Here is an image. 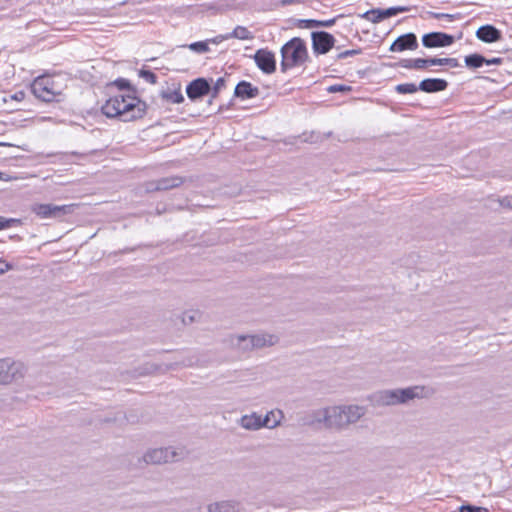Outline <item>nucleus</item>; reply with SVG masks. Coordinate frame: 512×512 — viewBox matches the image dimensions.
<instances>
[{
	"instance_id": "1",
	"label": "nucleus",
	"mask_w": 512,
	"mask_h": 512,
	"mask_svg": "<svg viewBox=\"0 0 512 512\" xmlns=\"http://www.w3.org/2000/svg\"><path fill=\"white\" fill-rule=\"evenodd\" d=\"M367 408L358 404H339L322 407L314 412V421L324 428L341 432L365 417Z\"/></svg>"
},
{
	"instance_id": "2",
	"label": "nucleus",
	"mask_w": 512,
	"mask_h": 512,
	"mask_svg": "<svg viewBox=\"0 0 512 512\" xmlns=\"http://www.w3.org/2000/svg\"><path fill=\"white\" fill-rule=\"evenodd\" d=\"M101 110L106 117H117L122 121H132L143 117L146 104L134 93L128 91L108 98L102 105Z\"/></svg>"
},
{
	"instance_id": "3",
	"label": "nucleus",
	"mask_w": 512,
	"mask_h": 512,
	"mask_svg": "<svg viewBox=\"0 0 512 512\" xmlns=\"http://www.w3.org/2000/svg\"><path fill=\"white\" fill-rule=\"evenodd\" d=\"M431 394L429 388L423 385H413L405 388L384 389L372 396L377 406H396L407 404L414 399L426 398Z\"/></svg>"
},
{
	"instance_id": "4",
	"label": "nucleus",
	"mask_w": 512,
	"mask_h": 512,
	"mask_svg": "<svg viewBox=\"0 0 512 512\" xmlns=\"http://www.w3.org/2000/svg\"><path fill=\"white\" fill-rule=\"evenodd\" d=\"M280 341L279 335L272 331L261 330L253 333H238L229 337L230 345L243 353L268 349Z\"/></svg>"
},
{
	"instance_id": "5",
	"label": "nucleus",
	"mask_w": 512,
	"mask_h": 512,
	"mask_svg": "<svg viewBox=\"0 0 512 512\" xmlns=\"http://www.w3.org/2000/svg\"><path fill=\"white\" fill-rule=\"evenodd\" d=\"M67 81L64 74H44L33 80L31 90L42 101H58L67 88Z\"/></svg>"
},
{
	"instance_id": "6",
	"label": "nucleus",
	"mask_w": 512,
	"mask_h": 512,
	"mask_svg": "<svg viewBox=\"0 0 512 512\" xmlns=\"http://www.w3.org/2000/svg\"><path fill=\"white\" fill-rule=\"evenodd\" d=\"M281 71L286 72L292 68L302 66L309 58L306 43L295 37L285 43L281 48Z\"/></svg>"
},
{
	"instance_id": "7",
	"label": "nucleus",
	"mask_w": 512,
	"mask_h": 512,
	"mask_svg": "<svg viewBox=\"0 0 512 512\" xmlns=\"http://www.w3.org/2000/svg\"><path fill=\"white\" fill-rule=\"evenodd\" d=\"M186 455V450L182 446H166L147 449L142 459L146 464L162 465L180 461Z\"/></svg>"
},
{
	"instance_id": "8",
	"label": "nucleus",
	"mask_w": 512,
	"mask_h": 512,
	"mask_svg": "<svg viewBox=\"0 0 512 512\" xmlns=\"http://www.w3.org/2000/svg\"><path fill=\"white\" fill-rule=\"evenodd\" d=\"M27 366L20 360L0 358V385L20 383L26 376Z\"/></svg>"
},
{
	"instance_id": "9",
	"label": "nucleus",
	"mask_w": 512,
	"mask_h": 512,
	"mask_svg": "<svg viewBox=\"0 0 512 512\" xmlns=\"http://www.w3.org/2000/svg\"><path fill=\"white\" fill-rule=\"evenodd\" d=\"M76 205H53L48 203H35L31 211L40 219L58 218L62 215L72 213Z\"/></svg>"
},
{
	"instance_id": "10",
	"label": "nucleus",
	"mask_w": 512,
	"mask_h": 512,
	"mask_svg": "<svg viewBox=\"0 0 512 512\" xmlns=\"http://www.w3.org/2000/svg\"><path fill=\"white\" fill-rule=\"evenodd\" d=\"M257 67L265 74H272L276 70L275 54L268 49H259L254 54Z\"/></svg>"
},
{
	"instance_id": "11",
	"label": "nucleus",
	"mask_w": 512,
	"mask_h": 512,
	"mask_svg": "<svg viewBox=\"0 0 512 512\" xmlns=\"http://www.w3.org/2000/svg\"><path fill=\"white\" fill-rule=\"evenodd\" d=\"M407 10L408 9L403 6L390 7L385 10L372 9V10L366 11L365 13L360 15V17L376 24V23L383 21L384 19L390 18V17L395 16L402 12H406Z\"/></svg>"
},
{
	"instance_id": "12",
	"label": "nucleus",
	"mask_w": 512,
	"mask_h": 512,
	"mask_svg": "<svg viewBox=\"0 0 512 512\" xmlns=\"http://www.w3.org/2000/svg\"><path fill=\"white\" fill-rule=\"evenodd\" d=\"M314 52L319 54L327 53L334 45V37L327 32L312 33Z\"/></svg>"
},
{
	"instance_id": "13",
	"label": "nucleus",
	"mask_w": 512,
	"mask_h": 512,
	"mask_svg": "<svg viewBox=\"0 0 512 512\" xmlns=\"http://www.w3.org/2000/svg\"><path fill=\"white\" fill-rule=\"evenodd\" d=\"M423 45L428 48L434 47H446L450 46L454 42V38L451 35L441 33V32H433L423 36L422 38Z\"/></svg>"
},
{
	"instance_id": "14",
	"label": "nucleus",
	"mask_w": 512,
	"mask_h": 512,
	"mask_svg": "<svg viewBox=\"0 0 512 512\" xmlns=\"http://www.w3.org/2000/svg\"><path fill=\"white\" fill-rule=\"evenodd\" d=\"M209 90V83L203 78H198L187 86L186 93L191 100H196L206 95Z\"/></svg>"
},
{
	"instance_id": "15",
	"label": "nucleus",
	"mask_w": 512,
	"mask_h": 512,
	"mask_svg": "<svg viewBox=\"0 0 512 512\" xmlns=\"http://www.w3.org/2000/svg\"><path fill=\"white\" fill-rule=\"evenodd\" d=\"M417 48V39L413 33H408L398 37L390 46L391 52H402L404 50H414Z\"/></svg>"
},
{
	"instance_id": "16",
	"label": "nucleus",
	"mask_w": 512,
	"mask_h": 512,
	"mask_svg": "<svg viewBox=\"0 0 512 512\" xmlns=\"http://www.w3.org/2000/svg\"><path fill=\"white\" fill-rule=\"evenodd\" d=\"M238 424L241 428L249 431H257L263 428L262 416L257 412L242 415L238 420Z\"/></svg>"
},
{
	"instance_id": "17",
	"label": "nucleus",
	"mask_w": 512,
	"mask_h": 512,
	"mask_svg": "<svg viewBox=\"0 0 512 512\" xmlns=\"http://www.w3.org/2000/svg\"><path fill=\"white\" fill-rule=\"evenodd\" d=\"M161 97L168 103L180 104L184 101L180 84H172L161 91Z\"/></svg>"
},
{
	"instance_id": "18",
	"label": "nucleus",
	"mask_w": 512,
	"mask_h": 512,
	"mask_svg": "<svg viewBox=\"0 0 512 512\" xmlns=\"http://www.w3.org/2000/svg\"><path fill=\"white\" fill-rule=\"evenodd\" d=\"M284 420V413L280 409H272L262 417V427L267 429H274L281 425Z\"/></svg>"
},
{
	"instance_id": "19",
	"label": "nucleus",
	"mask_w": 512,
	"mask_h": 512,
	"mask_svg": "<svg viewBox=\"0 0 512 512\" xmlns=\"http://www.w3.org/2000/svg\"><path fill=\"white\" fill-rule=\"evenodd\" d=\"M476 36L483 42L493 43L501 38V33L492 25H484L477 30Z\"/></svg>"
},
{
	"instance_id": "20",
	"label": "nucleus",
	"mask_w": 512,
	"mask_h": 512,
	"mask_svg": "<svg viewBox=\"0 0 512 512\" xmlns=\"http://www.w3.org/2000/svg\"><path fill=\"white\" fill-rule=\"evenodd\" d=\"M259 89L249 82H240L235 88V95L241 99H251L258 95Z\"/></svg>"
},
{
	"instance_id": "21",
	"label": "nucleus",
	"mask_w": 512,
	"mask_h": 512,
	"mask_svg": "<svg viewBox=\"0 0 512 512\" xmlns=\"http://www.w3.org/2000/svg\"><path fill=\"white\" fill-rule=\"evenodd\" d=\"M446 87L447 82L443 79H425L419 85V89L429 93L442 91Z\"/></svg>"
},
{
	"instance_id": "22",
	"label": "nucleus",
	"mask_w": 512,
	"mask_h": 512,
	"mask_svg": "<svg viewBox=\"0 0 512 512\" xmlns=\"http://www.w3.org/2000/svg\"><path fill=\"white\" fill-rule=\"evenodd\" d=\"M208 512H236V503L229 500L217 501L207 506Z\"/></svg>"
},
{
	"instance_id": "23",
	"label": "nucleus",
	"mask_w": 512,
	"mask_h": 512,
	"mask_svg": "<svg viewBox=\"0 0 512 512\" xmlns=\"http://www.w3.org/2000/svg\"><path fill=\"white\" fill-rule=\"evenodd\" d=\"M229 37L236 38L239 40H252L254 39V34L244 26H237L234 30L229 33Z\"/></svg>"
},
{
	"instance_id": "24",
	"label": "nucleus",
	"mask_w": 512,
	"mask_h": 512,
	"mask_svg": "<svg viewBox=\"0 0 512 512\" xmlns=\"http://www.w3.org/2000/svg\"><path fill=\"white\" fill-rule=\"evenodd\" d=\"M464 61L469 68H479L485 64L486 59L480 54H471L466 56Z\"/></svg>"
},
{
	"instance_id": "25",
	"label": "nucleus",
	"mask_w": 512,
	"mask_h": 512,
	"mask_svg": "<svg viewBox=\"0 0 512 512\" xmlns=\"http://www.w3.org/2000/svg\"><path fill=\"white\" fill-rule=\"evenodd\" d=\"M428 65H449L451 67H457L458 62L454 58H431L428 59Z\"/></svg>"
},
{
	"instance_id": "26",
	"label": "nucleus",
	"mask_w": 512,
	"mask_h": 512,
	"mask_svg": "<svg viewBox=\"0 0 512 512\" xmlns=\"http://www.w3.org/2000/svg\"><path fill=\"white\" fill-rule=\"evenodd\" d=\"M418 90V87L413 83H404L396 86V91L402 94H412Z\"/></svg>"
},
{
	"instance_id": "27",
	"label": "nucleus",
	"mask_w": 512,
	"mask_h": 512,
	"mask_svg": "<svg viewBox=\"0 0 512 512\" xmlns=\"http://www.w3.org/2000/svg\"><path fill=\"white\" fill-rule=\"evenodd\" d=\"M208 41L194 42L189 45V49L197 53H205L209 51Z\"/></svg>"
},
{
	"instance_id": "28",
	"label": "nucleus",
	"mask_w": 512,
	"mask_h": 512,
	"mask_svg": "<svg viewBox=\"0 0 512 512\" xmlns=\"http://www.w3.org/2000/svg\"><path fill=\"white\" fill-rule=\"evenodd\" d=\"M198 319V313L196 311H185L182 314L181 321L184 325H190L196 322Z\"/></svg>"
},
{
	"instance_id": "29",
	"label": "nucleus",
	"mask_w": 512,
	"mask_h": 512,
	"mask_svg": "<svg viewBox=\"0 0 512 512\" xmlns=\"http://www.w3.org/2000/svg\"><path fill=\"white\" fill-rule=\"evenodd\" d=\"M459 512H489V511H488V509L483 508V507L463 505L460 507Z\"/></svg>"
},
{
	"instance_id": "30",
	"label": "nucleus",
	"mask_w": 512,
	"mask_h": 512,
	"mask_svg": "<svg viewBox=\"0 0 512 512\" xmlns=\"http://www.w3.org/2000/svg\"><path fill=\"white\" fill-rule=\"evenodd\" d=\"M18 222L19 221L17 219H13V218L6 219V218L0 216V230L9 228L12 226V224L18 223Z\"/></svg>"
},
{
	"instance_id": "31",
	"label": "nucleus",
	"mask_w": 512,
	"mask_h": 512,
	"mask_svg": "<svg viewBox=\"0 0 512 512\" xmlns=\"http://www.w3.org/2000/svg\"><path fill=\"white\" fill-rule=\"evenodd\" d=\"M412 66H414V69H424L428 66V59H412Z\"/></svg>"
},
{
	"instance_id": "32",
	"label": "nucleus",
	"mask_w": 512,
	"mask_h": 512,
	"mask_svg": "<svg viewBox=\"0 0 512 512\" xmlns=\"http://www.w3.org/2000/svg\"><path fill=\"white\" fill-rule=\"evenodd\" d=\"M180 180L175 178V179H171V180H164L162 183H161V186L160 188L162 189H167V188H171V187H176L180 184Z\"/></svg>"
},
{
	"instance_id": "33",
	"label": "nucleus",
	"mask_w": 512,
	"mask_h": 512,
	"mask_svg": "<svg viewBox=\"0 0 512 512\" xmlns=\"http://www.w3.org/2000/svg\"><path fill=\"white\" fill-rule=\"evenodd\" d=\"M229 39H230L229 33H227L224 35H218L215 38L208 40V43L219 44V43L229 40Z\"/></svg>"
},
{
	"instance_id": "34",
	"label": "nucleus",
	"mask_w": 512,
	"mask_h": 512,
	"mask_svg": "<svg viewBox=\"0 0 512 512\" xmlns=\"http://www.w3.org/2000/svg\"><path fill=\"white\" fill-rule=\"evenodd\" d=\"M12 269V265L5 260H0V275Z\"/></svg>"
},
{
	"instance_id": "35",
	"label": "nucleus",
	"mask_w": 512,
	"mask_h": 512,
	"mask_svg": "<svg viewBox=\"0 0 512 512\" xmlns=\"http://www.w3.org/2000/svg\"><path fill=\"white\" fill-rule=\"evenodd\" d=\"M346 90H350V87H346V86H343V85H333V86H330L328 88V91L331 92V93L340 92V91H346Z\"/></svg>"
},
{
	"instance_id": "36",
	"label": "nucleus",
	"mask_w": 512,
	"mask_h": 512,
	"mask_svg": "<svg viewBox=\"0 0 512 512\" xmlns=\"http://www.w3.org/2000/svg\"><path fill=\"white\" fill-rule=\"evenodd\" d=\"M502 63L501 58L486 59L485 64L487 65H499Z\"/></svg>"
},
{
	"instance_id": "37",
	"label": "nucleus",
	"mask_w": 512,
	"mask_h": 512,
	"mask_svg": "<svg viewBox=\"0 0 512 512\" xmlns=\"http://www.w3.org/2000/svg\"><path fill=\"white\" fill-rule=\"evenodd\" d=\"M12 99L16 101H22L25 98V93L23 91H18L11 96Z\"/></svg>"
},
{
	"instance_id": "38",
	"label": "nucleus",
	"mask_w": 512,
	"mask_h": 512,
	"mask_svg": "<svg viewBox=\"0 0 512 512\" xmlns=\"http://www.w3.org/2000/svg\"><path fill=\"white\" fill-rule=\"evenodd\" d=\"M115 85L118 86L120 89H124V88L128 87L129 83H128V81H126L124 79H120V80L115 81Z\"/></svg>"
},
{
	"instance_id": "39",
	"label": "nucleus",
	"mask_w": 512,
	"mask_h": 512,
	"mask_svg": "<svg viewBox=\"0 0 512 512\" xmlns=\"http://www.w3.org/2000/svg\"><path fill=\"white\" fill-rule=\"evenodd\" d=\"M223 86H224V80L222 78H219L215 84V90L218 91Z\"/></svg>"
},
{
	"instance_id": "40",
	"label": "nucleus",
	"mask_w": 512,
	"mask_h": 512,
	"mask_svg": "<svg viewBox=\"0 0 512 512\" xmlns=\"http://www.w3.org/2000/svg\"><path fill=\"white\" fill-rule=\"evenodd\" d=\"M334 22H335V20H328L325 22H318V25L329 27V26H332L334 24Z\"/></svg>"
},
{
	"instance_id": "41",
	"label": "nucleus",
	"mask_w": 512,
	"mask_h": 512,
	"mask_svg": "<svg viewBox=\"0 0 512 512\" xmlns=\"http://www.w3.org/2000/svg\"><path fill=\"white\" fill-rule=\"evenodd\" d=\"M435 17H436V18H444V17H445V18H449V19H452V18H453V16H452V15H450V14H444V13H438V14H435Z\"/></svg>"
},
{
	"instance_id": "42",
	"label": "nucleus",
	"mask_w": 512,
	"mask_h": 512,
	"mask_svg": "<svg viewBox=\"0 0 512 512\" xmlns=\"http://www.w3.org/2000/svg\"><path fill=\"white\" fill-rule=\"evenodd\" d=\"M143 75H144L148 80H150L151 82H154V78H155V76H154L152 73H150V72H144V73H143Z\"/></svg>"
},
{
	"instance_id": "43",
	"label": "nucleus",
	"mask_w": 512,
	"mask_h": 512,
	"mask_svg": "<svg viewBox=\"0 0 512 512\" xmlns=\"http://www.w3.org/2000/svg\"><path fill=\"white\" fill-rule=\"evenodd\" d=\"M403 67L409 68V69H414V66H412V59L406 60L405 63L403 64Z\"/></svg>"
},
{
	"instance_id": "44",
	"label": "nucleus",
	"mask_w": 512,
	"mask_h": 512,
	"mask_svg": "<svg viewBox=\"0 0 512 512\" xmlns=\"http://www.w3.org/2000/svg\"><path fill=\"white\" fill-rule=\"evenodd\" d=\"M502 204L507 205L509 207H512V197L511 198H505L503 200Z\"/></svg>"
},
{
	"instance_id": "45",
	"label": "nucleus",
	"mask_w": 512,
	"mask_h": 512,
	"mask_svg": "<svg viewBox=\"0 0 512 512\" xmlns=\"http://www.w3.org/2000/svg\"><path fill=\"white\" fill-rule=\"evenodd\" d=\"M356 53L357 52L355 50H350V51H345L344 53L341 54V56L354 55Z\"/></svg>"
},
{
	"instance_id": "46",
	"label": "nucleus",
	"mask_w": 512,
	"mask_h": 512,
	"mask_svg": "<svg viewBox=\"0 0 512 512\" xmlns=\"http://www.w3.org/2000/svg\"><path fill=\"white\" fill-rule=\"evenodd\" d=\"M11 178L0 172V180L9 181Z\"/></svg>"
},
{
	"instance_id": "47",
	"label": "nucleus",
	"mask_w": 512,
	"mask_h": 512,
	"mask_svg": "<svg viewBox=\"0 0 512 512\" xmlns=\"http://www.w3.org/2000/svg\"><path fill=\"white\" fill-rule=\"evenodd\" d=\"M9 144L0 142V146H8Z\"/></svg>"
}]
</instances>
